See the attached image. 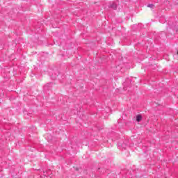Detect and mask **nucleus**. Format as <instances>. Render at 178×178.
Wrapping results in <instances>:
<instances>
[{
    "label": "nucleus",
    "instance_id": "obj_1",
    "mask_svg": "<svg viewBox=\"0 0 178 178\" xmlns=\"http://www.w3.org/2000/svg\"><path fill=\"white\" fill-rule=\"evenodd\" d=\"M108 8H111V9H114V10H116L118 9V4L115 3H111L108 6Z\"/></svg>",
    "mask_w": 178,
    "mask_h": 178
},
{
    "label": "nucleus",
    "instance_id": "obj_2",
    "mask_svg": "<svg viewBox=\"0 0 178 178\" xmlns=\"http://www.w3.org/2000/svg\"><path fill=\"white\" fill-rule=\"evenodd\" d=\"M141 119H143V117L141 116V115H138L136 116V120H137L138 122H141Z\"/></svg>",
    "mask_w": 178,
    "mask_h": 178
},
{
    "label": "nucleus",
    "instance_id": "obj_3",
    "mask_svg": "<svg viewBox=\"0 0 178 178\" xmlns=\"http://www.w3.org/2000/svg\"><path fill=\"white\" fill-rule=\"evenodd\" d=\"M51 170H48L47 172H44V176L48 177L49 175H51Z\"/></svg>",
    "mask_w": 178,
    "mask_h": 178
},
{
    "label": "nucleus",
    "instance_id": "obj_4",
    "mask_svg": "<svg viewBox=\"0 0 178 178\" xmlns=\"http://www.w3.org/2000/svg\"><path fill=\"white\" fill-rule=\"evenodd\" d=\"M147 8H154V4H148Z\"/></svg>",
    "mask_w": 178,
    "mask_h": 178
},
{
    "label": "nucleus",
    "instance_id": "obj_5",
    "mask_svg": "<svg viewBox=\"0 0 178 178\" xmlns=\"http://www.w3.org/2000/svg\"><path fill=\"white\" fill-rule=\"evenodd\" d=\"M177 55H178V51L177 52Z\"/></svg>",
    "mask_w": 178,
    "mask_h": 178
}]
</instances>
